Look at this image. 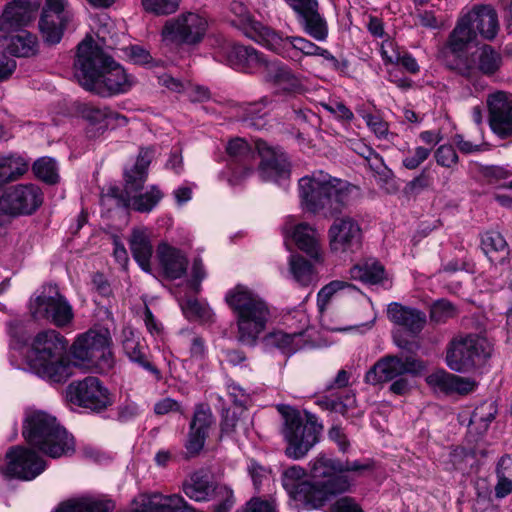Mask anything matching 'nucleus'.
<instances>
[{"mask_svg":"<svg viewBox=\"0 0 512 512\" xmlns=\"http://www.w3.org/2000/svg\"><path fill=\"white\" fill-rule=\"evenodd\" d=\"M354 186L322 170L303 176L298 181L299 198L304 210L326 219H333L328 229L330 250L334 253H355L361 249L363 233L359 222L350 215H341L349 205Z\"/></svg>","mask_w":512,"mask_h":512,"instance_id":"nucleus-1","label":"nucleus"},{"mask_svg":"<svg viewBox=\"0 0 512 512\" xmlns=\"http://www.w3.org/2000/svg\"><path fill=\"white\" fill-rule=\"evenodd\" d=\"M74 75L84 89L101 97L126 93L134 83L133 77L97 46L91 37L77 46Z\"/></svg>","mask_w":512,"mask_h":512,"instance_id":"nucleus-2","label":"nucleus"},{"mask_svg":"<svg viewBox=\"0 0 512 512\" xmlns=\"http://www.w3.org/2000/svg\"><path fill=\"white\" fill-rule=\"evenodd\" d=\"M235 315L237 340L249 347L256 346L271 317L267 302L245 285H237L225 297Z\"/></svg>","mask_w":512,"mask_h":512,"instance_id":"nucleus-3","label":"nucleus"},{"mask_svg":"<svg viewBox=\"0 0 512 512\" xmlns=\"http://www.w3.org/2000/svg\"><path fill=\"white\" fill-rule=\"evenodd\" d=\"M67 340L53 329L41 331L31 343L28 363L43 379L63 383L72 375V365L66 357Z\"/></svg>","mask_w":512,"mask_h":512,"instance_id":"nucleus-4","label":"nucleus"},{"mask_svg":"<svg viewBox=\"0 0 512 512\" xmlns=\"http://www.w3.org/2000/svg\"><path fill=\"white\" fill-rule=\"evenodd\" d=\"M22 435L26 442L51 458H60L74 452V439L60 425L56 417L41 411L26 414Z\"/></svg>","mask_w":512,"mask_h":512,"instance_id":"nucleus-5","label":"nucleus"},{"mask_svg":"<svg viewBox=\"0 0 512 512\" xmlns=\"http://www.w3.org/2000/svg\"><path fill=\"white\" fill-rule=\"evenodd\" d=\"M277 410L282 416V435L287 442L285 454L293 460L304 458L319 442L323 425L315 415L307 413L304 418L296 408L280 404Z\"/></svg>","mask_w":512,"mask_h":512,"instance_id":"nucleus-6","label":"nucleus"},{"mask_svg":"<svg viewBox=\"0 0 512 512\" xmlns=\"http://www.w3.org/2000/svg\"><path fill=\"white\" fill-rule=\"evenodd\" d=\"M111 335L107 328L90 329L72 345L74 366L108 372L114 366Z\"/></svg>","mask_w":512,"mask_h":512,"instance_id":"nucleus-7","label":"nucleus"},{"mask_svg":"<svg viewBox=\"0 0 512 512\" xmlns=\"http://www.w3.org/2000/svg\"><path fill=\"white\" fill-rule=\"evenodd\" d=\"M491 355L488 340L475 333L454 338L447 347V366L459 373L469 372L482 365Z\"/></svg>","mask_w":512,"mask_h":512,"instance_id":"nucleus-8","label":"nucleus"},{"mask_svg":"<svg viewBox=\"0 0 512 512\" xmlns=\"http://www.w3.org/2000/svg\"><path fill=\"white\" fill-rule=\"evenodd\" d=\"M29 311L35 320H47L56 327L68 326L74 313L72 306L55 284H45L29 302Z\"/></svg>","mask_w":512,"mask_h":512,"instance_id":"nucleus-9","label":"nucleus"},{"mask_svg":"<svg viewBox=\"0 0 512 512\" xmlns=\"http://www.w3.org/2000/svg\"><path fill=\"white\" fill-rule=\"evenodd\" d=\"M182 491L196 502L219 500L213 506L214 512H229L234 505L233 491L225 485L215 484L210 473L204 469L191 473L183 481Z\"/></svg>","mask_w":512,"mask_h":512,"instance_id":"nucleus-10","label":"nucleus"},{"mask_svg":"<svg viewBox=\"0 0 512 512\" xmlns=\"http://www.w3.org/2000/svg\"><path fill=\"white\" fill-rule=\"evenodd\" d=\"M207 29L205 17L195 12H184L168 19L161 35L165 41L175 45L195 46L203 41Z\"/></svg>","mask_w":512,"mask_h":512,"instance_id":"nucleus-11","label":"nucleus"},{"mask_svg":"<svg viewBox=\"0 0 512 512\" xmlns=\"http://www.w3.org/2000/svg\"><path fill=\"white\" fill-rule=\"evenodd\" d=\"M425 369L423 361L412 354L385 355L366 372L365 382L379 385L407 374L417 375Z\"/></svg>","mask_w":512,"mask_h":512,"instance_id":"nucleus-12","label":"nucleus"},{"mask_svg":"<svg viewBox=\"0 0 512 512\" xmlns=\"http://www.w3.org/2000/svg\"><path fill=\"white\" fill-rule=\"evenodd\" d=\"M45 467V461L35 451L22 446L11 447L5 459H0V474L6 478L33 480Z\"/></svg>","mask_w":512,"mask_h":512,"instance_id":"nucleus-13","label":"nucleus"},{"mask_svg":"<svg viewBox=\"0 0 512 512\" xmlns=\"http://www.w3.org/2000/svg\"><path fill=\"white\" fill-rule=\"evenodd\" d=\"M70 401L93 412H103L113 403V395L103 382L94 376L74 381L68 386Z\"/></svg>","mask_w":512,"mask_h":512,"instance_id":"nucleus-14","label":"nucleus"},{"mask_svg":"<svg viewBox=\"0 0 512 512\" xmlns=\"http://www.w3.org/2000/svg\"><path fill=\"white\" fill-rule=\"evenodd\" d=\"M43 203V193L35 184H18L0 196V213L8 216L33 214Z\"/></svg>","mask_w":512,"mask_h":512,"instance_id":"nucleus-15","label":"nucleus"},{"mask_svg":"<svg viewBox=\"0 0 512 512\" xmlns=\"http://www.w3.org/2000/svg\"><path fill=\"white\" fill-rule=\"evenodd\" d=\"M72 18L67 0H46L39 20V29L45 43L55 45Z\"/></svg>","mask_w":512,"mask_h":512,"instance_id":"nucleus-16","label":"nucleus"},{"mask_svg":"<svg viewBox=\"0 0 512 512\" xmlns=\"http://www.w3.org/2000/svg\"><path fill=\"white\" fill-rule=\"evenodd\" d=\"M502 65V56L491 45L484 44L470 57L459 59L454 69L458 74L474 79L478 73L486 76L494 75Z\"/></svg>","mask_w":512,"mask_h":512,"instance_id":"nucleus-17","label":"nucleus"},{"mask_svg":"<svg viewBox=\"0 0 512 512\" xmlns=\"http://www.w3.org/2000/svg\"><path fill=\"white\" fill-rule=\"evenodd\" d=\"M255 147L261 161L259 163V176L263 181L279 182L290 176V162L286 153L279 147H272L259 139Z\"/></svg>","mask_w":512,"mask_h":512,"instance_id":"nucleus-18","label":"nucleus"},{"mask_svg":"<svg viewBox=\"0 0 512 512\" xmlns=\"http://www.w3.org/2000/svg\"><path fill=\"white\" fill-rule=\"evenodd\" d=\"M226 151L229 156L228 168L231 172L228 182L233 186L240 185L254 171L257 150L255 151L244 139L235 138L229 141Z\"/></svg>","mask_w":512,"mask_h":512,"instance_id":"nucleus-19","label":"nucleus"},{"mask_svg":"<svg viewBox=\"0 0 512 512\" xmlns=\"http://www.w3.org/2000/svg\"><path fill=\"white\" fill-rule=\"evenodd\" d=\"M79 113L87 122L86 134L90 138H95L108 129L125 126L128 122L126 116L106 106L100 107L90 103L83 104L79 109Z\"/></svg>","mask_w":512,"mask_h":512,"instance_id":"nucleus-20","label":"nucleus"},{"mask_svg":"<svg viewBox=\"0 0 512 512\" xmlns=\"http://www.w3.org/2000/svg\"><path fill=\"white\" fill-rule=\"evenodd\" d=\"M267 49L293 61L300 60L302 56H315L318 45L301 36L283 37L271 29L263 45Z\"/></svg>","mask_w":512,"mask_h":512,"instance_id":"nucleus-21","label":"nucleus"},{"mask_svg":"<svg viewBox=\"0 0 512 512\" xmlns=\"http://www.w3.org/2000/svg\"><path fill=\"white\" fill-rule=\"evenodd\" d=\"M265 80L276 86V94L295 97L305 93L306 87L300 75L280 61L266 63Z\"/></svg>","mask_w":512,"mask_h":512,"instance_id":"nucleus-22","label":"nucleus"},{"mask_svg":"<svg viewBox=\"0 0 512 512\" xmlns=\"http://www.w3.org/2000/svg\"><path fill=\"white\" fill-rule=\"evenodd\" d=\"M489 124L501 138L512 135V95L504 91L492 93L487 98Z\"/></svg>","mask_w":512,"mask_h":512,"instance_id":"nucleus-23","label":"nucleus"},{"mask_svg":"<svg viewBox=\"0 0 512 512\" xmlns=\"http://www.w3.org/2000/svg\"><path fill=\"white\" fill-rule=\"evenodd\" d=\"M132 512H197L182 496L140 494L131 503Z\"/></svg>","mask_w":512,"mask_h":512,"instance_id":"nucleus-24","label":"nucleus"},{"mask_svg":"<svg viewBox=\"0 0 512 512\" xmlns=\"http://www.w3.org/2000/svg\"><path fill=\"white\" fill-rule=\"evenodd\" d=\"M153 151L149 148H142L138 154L135 164L124 172V189L121 195L124 203L139 193L147 180L148 167L152 161Z\"/></svg>","mask_w":512,"mask_h":512,"instance_id":"nucleus-25","label":"nucleus"},{"mask_svg":"<svg viewBox=\"0 0 512 512\" xmlns=\"http://www.w3.org/2000/svg\"><path fill=\"white\" fill-rule=\"evenodd\" d=\"M38 4L29 0H14L6 5L0 17V32L10 33L26 26L33 18Z\"/></svg>","mask_w":512,"mask_h":512,"instance_id":"nucleus-26","label":"nucleus"},{"mask_svg":"<svg viewBox=\"0 0 512 512\" xmlns=\"http://www.w3.org/2000/svg\"><path fill=\"white\" fill-rule=\"evenodd\" d=\"M157 257L166 279L177 280L186 275L188 258L182 250L167 243H161L157 247Z\"/></svg>","mask_w":512,"mask_h":512,"instance_id":"nucleus-27","label":"nucleus"},{"mask_svg":"<svg viewBox=\"0 0 512 512\" xmlns=\"http://www.w3.org/2000/svg\"><path fill=\"white\" fill-rule=\"evenodd\" d=\"M226 59L232 68L246 73H252L261 66L266 68V63L270 62L254 47L241 44L229 46Z\"/></svg>","mask_w":512,"mask_h":512,"instance_id":"nucleus-28","label":"nucleus"},{"mask_svg":"<svg viewBox=\"0 0 512 512\" xmlns=\"http://www.w3.org/2000/svg\"><path fill=\"white\" fill-rule=\"evenodd\" d=\"M371 469V464L361 463L356 460L353 462H342L338 459L327 458L324 455L317 456L310 462V472L313 478L326 480L335 472H361Z\"/></svg>","mask_w":512,"mask_h":512,"instance_id":"nucleus-29","label":"nucleus"},{"mask_svg":"<svg viewBox=\"0 0 512 512\" xmlns=\"http://www.w3.org/2000/svg\"><path fill=\"white\" fill-rule=\"evenodd\" d=\"M296 20L303 32L312 39L318 42L327 40L329 34L328 23L319 12L318 1L296 13Z\"/></svg>","mask_w":512,"mask_h":512,"instance_id":"nucleus-30","label":"nucleus"},{"mask_svg":"<svg viewBox=\"0 0 512 512\" xmlns=\"http://www.w3.org/2000/svg\"><path fill=\"white\" fill-rule=\"evenodd\" d=\"M387 316L390 321L405 327L414 335L420 333L427 322L426 314L423 311L397 302L388 305Z\"/></svg>","mask_w":512,"mask_h":512,"instance_id":"nucleus-31","label":"nucleus"},{"mask_svg":"<svg viewBox=\"0 0 512 512\" xmlns=\"http://www.w3.org/2000/svg\"><path fill=\"white\" fill-rule=\"evenodd\" d=\"M469 17L476 34L492 41L498 34L499 23L496 10L491 5H478L465 14Z\"/></svg>","mask_w":512,"mask_h":512,"instance_id":"nucleus-32","label":"nucleus"},{"mask_svg":"<svg viewBox=\"0 0 512 512\" xmlns=\"http://www.w3.org/2000/svg\"><path fill=\"white\" fill-rule=\"evenodd\" d=\"M426 382L434 389L446 394L458 393L467 394L474 390L476 382L470 378L440 370L427 376Z\"/></svg>","mask_w":512,"mask_h":512,"instance_id":"nucleus-33","label":"nucleus"},{"mask_svg":"<svg viewBox=\"0 0 512 512\" xmlns=\"http://www.w3.org/2000/svg\"><path fill=\"white\" fill-rule=\"evenodd\" d=\"M231 11L238 17V26L243 34L263 46L271 28L255 20L240 2H232Z\"/></svg>","mask_w":512,"mask_h":512,"instance_id":"nucleus-34","label":"nucleus"},{"mask_svg":"<svg viewBox=\"0 0 512 512\" xmlns=\"http://www.w3.org/2000/svg\"><path fill=\"white\" fill-rule=\"evenodd\" d=\"M115 503L110 499L82 496L60 504L56 512H112Z\"/></svg>","mask_w":512,"mask_h":512,"instance_id":"nucleus-35","label":"nucleus"},{"mask_svg":"<svg viewBox=\"0 0 512 512\" xmlns=\"http://www.w3.org/2000/svg\"><path fill=\"white\" fill-rule=\"evenodd\" d=\"M290 497L308 510L319 509L328 502L321 480L304 481Z\"/></svg>","mask_w":512,"mask_h":512,"instance_id":"nucleus-36","label":"nucleus"},{"mask_svg":"<svg viewBox=\"0 0 512 512\" xmlns=\"http://www.w3.org/2000/svg\"><path fill=\"white\" fill-rule=\"evenodd\" d=\"M481 247L491 263L504 265L509 256V247L504 237L496 231H489L482 235Z\"/></svg>","mask_w":512,"mask_h":512,"instance_id":"nucleus-37","label":"nucleus"},{"mask_svg":"<svg viewBox=\"0 0 512 512\" xmlns=\"http://www.w3.org/2000/svg\"><path fill=\"white\" fill-rule=\"evenodd\" d=\"M129 246L135 261L142 270L149 272L153 247L146 230L134 229L129 239Z\"/></svg>","mask_w":512,"mask_h":512,"instance_id":"nucleus-38","label":"nucleus"},{"mask_svg":"<svg viewBox=\"0 0 512 512\" xmlns=\"http://www.w3.org/2000/svg\"><path fill=\"white\" fill-rule=\"evenodd\" d=\"M476 37L475 28L472 26L469 17L464 15L458 20L455 28L449 35L448 46L453 53H458L463 51Z\"/></svg>","mask_w":512,"mask_h":512,"instance_id":"nucleus-39","label":"nucleus"},{"mask_svg":"<svg viewBox=\"0 0 512 512\" xmlns=\"http://www.w3.org/2000/svg\"><path fill=\"white\" fill-rule=\"evenodd\" d=\"M29 163L21 156H0V185L19 179L28 171Z\"/></svg>","mask_w":512,"mask_h":512,"instance_id":"nucleus-40","label":"nucleus"},{"mask_svg":"<svg viewBox=\"0 0 512 512\" xmlns=\"http://www.w3.org/2000/svg\"><path fill=\"white\" fill-rule=\"evenodd\" d=\"M292 237L300 250L315 260L320 259V252L315 230L307 223H299L294 227Z\"/></svg>","mask_w":512,"mask_h":512,"instance_id":"nucleus-41","label":"nucleus"},{"mask_svg":"<svg viewBox=\"0 0 512 512\" xmlns=\"http://www.w3.org/2000/svg\"><path fill=\"white\" fill-rule=\"evenodd\" d=\"M37 38L28 31L22 30L13 35L6 46L7 51L16 57H30L37 53Z\"/></svg>","mask_w":512,"mask_h":512,"instance_id":"nucleus-42","label":"nucleus"},{"mask_svg":"<svg viewBox=\"0 0 512 512\" xmlns=\"http://www.w3.org/2000/svg\"><path fill=\"white\" fill-rule=\"evenodd\" d=\"M123 350L131 362L153 374L156 380L162 378L160 370L147 359L143 347L134 337H126L123 340Z\"/></svg>","mask_w":512,"mask_h":512,"instance_id":"nucleus-43","label":"nucleus"},{"mask_svg":"<svg viewBox=\"0 0 512 512\" xmlns=\"http://www.w3.org/2000/svg\"><path fill=\"white\" fill-rule=\"evenodd\" d=\"M351 277L368 284H378L385 278L383 265L374 259H369L351 268Z\"/></svg>","mask_w":512,"mask_h":512,"instance_id":"nucleus-44","label":"nucleus"},{"mask_svg":"<svg viewBox=\"0 0 512 512\" xmlns=\"http://www.w3.org/2000/svg\"><path fill=\"white\" fill-rule=\"evenodd\" d=\"M163 196L159 187L152 185L145 193L139 192L130 197L124 205L140 213H149L158 205Z\"/></svg>","mask_w":512,"mask_h":512,"instance_id":"nucleus-45","label":"nucleus"},{"mask_svg":"<svg viewBox=\"0 0 512 512\" xmlns=\"http://www.w3.org/2000/svg\"><path fill=\"white\" fill-rule=\"evenodd\" d=\"M302 333L287 334L282 331H274L265 336L267 346L280 349L285 354H293L300 348Z\"/></svg>","mask_w":512,"mask_h":512,"instance_id":"nucleus-46","label":"nucleus"},{"mask_svg":"<svg viewBox=\"0 0 512 512\" xmlns=\"http://www.w3.org/2000/svg\"><path fill=\"white\" fill-rule=\"evenodd\" d=\"M459 314L458 308L447 299H439L432 303L429 311L430 322L435 325L445 324Z\"/></svg>","mask_w":512,"mask_h":512,"instance_id":"nucleus-47","label":"nucleus"},{"mask_svg":"<svg viewBox=\"0 0 512 512\" xmlns=\"http://www.w3.org/2000/svg\"><path fill=\"white\" fill-rule=\"evenodd\" d=\"M214 422L215 419L210 407L207 404L200 403L195 406L189 429L208 436Z\"/></svg>","mask_w":512,"mask_h":512,"instance_id":"nucleus-48","label":"nucleus"},{"mask_svg":"<svg viewBox=\"0 0 512 512\" xmlns=\"http://www.w3.org/2000/svg\"><path fill=\"white\" fill-rule=\"evenodd\" d=\"M290 272L293 278L302 286H307L314 280L312 264L302 256L290 257Z\"/></svg>","mask_w":512,"mask_h":512,"instance_id":"nucleus-49","label":"nucleus"},{"mask_svg":"<svg viewBox=\"0 0 512 512\" xmlns=\"http://www.w3.org/2000/svg\"><path fill=\"white\" fill-rule=\"evenodd\" d=\"M32 170L34 175L47 184H55L58 182L59 175L57 173L56 162L50 157H41L37 159Z\"/></svg>","mask_w":512,"mask_h":512,"instance_id":"nucleus-50","label":"nucleus"},{"mask_svg":"<svg viewBox=\"0 0 512 512\" xmlns=\"http://www.w3.org/2000/svg\"><path fill=\"white\" fill-rule=\"evenodd\" d=\"M267 99L263 98L260 102L251 103L245 109V114L241 118L242 123L246 127L254 128V129H262L266 122L264 120L265 112H262L264 107L266 106Z\"/></svg>","mask_w":512,"mask_h":512,"instance_id":"nucleus-51","label":"nucleus"},{"mask_svg":"<svg viewBox=\"0 0 512 512\" xmlns=\"http://www.w3.org/2000/svg\"><path fill=\"white\" fill-rule=\"evenodd\" d=\"M433 184V177L429 168H424L421 172L410 180L404 187L403 193L408 196H416L422 191L429 189Z\"/></svg>","mask_w":512,"mask_h":512,"instance_id":"nucleus-52","label":"nucleus"},{"mask_svg":"<svg viewBox=\"0 0 512 512\" xmlns=\"http://www.w3.org/2000/svg\"><path fill=\"white\" fill-rule=\"evenodd\" d=\"M328 501L332 496L344 493L349 490L350 480L343 472H335L326 480H321Z\"/></svg>","mask_w":512,"mask_h":512,"instance_id":"nucleus-53","label":"nucleus"},{"mask_svg":"<svg viewBox=\"0 0 512 512\" xmlns=\"http://www.w3.org/2000/svg\"><path fill=\"white\" fill-rule=\"evenodd\" d=\"M305 476V469L298 465H293L283 472L282 483L289 496L299 489L301 483H304Z\"/></svg>","mask_w":512,"mask_h":512,"instance_id":"nucleus-54","label":"nucleus"},{"mask_svg":"<svg viewBox=\"0 0 512 512\" xmlns=\"http://www.w3.org/2000/svg\"><path fill=\"white\" fill-rule=\"evenodd\" d=\"M144 9L155 15H168L174 13L180 0H141Z\"/></svg>","mask_w":512,"mask_h":512,"instance_id":"nucleus-55","label":"nucleus"},{"mask_svg":"<svg viewBox=\"0 0 512 512\" xmlns=\"http://www.w3.org/2000/svg\"><path fill=\"white\" fill-rule=\"evenodd\" d=\"M369 155H374L375 162L371 163V169L379 176V181L391 187V189L387 188L388 191H395L394 173L385 165L383 157L371 151Z\"/></svg>","mask_w":512,"mask_h":512,"instance_id":"nucleus-56","label":"nucleus"},{"mask_svg":"<svg viewBox=\"0 0 512 512\" xmlns=\"http://www.w3.org/2000/svg\"><path fill=\"white\" fill-rule=\"evenodd\" d=\"M497 413V409L493 406V404H482L479 407H477L471 417H470V423L471 424H480L481 428L486 430L489 426V424L495 419V415Z\"/></svg>","mask_w":512,"mask_h":512,"instance_id":"nucleus-57","label":"nucleus"},{"mask_svg":"<svg viewBox=\"0 0 512 512\" xmlns=\"http://www.w3.org/2000/svg\"><path fill=\"white\" fill-rule=\"evenodd\" d=\"M431 154V149L423 146L416 147L413 151L408 150L402 160V165L408 170L417 169Z\"/></svg>","mask_w":512,"mask_h":512,"instance_id":"nucleus-58","label":"nucleus"},{"mask_svg":"<svg viewBox=\"0 0 512 512\" xmlns=\"http://www.w3.org/2000/svg\"><path fill=\"white\" fill-rule=\"evenodd\" d=\"M240 422V414L230 408H223L222 419L220 423L221 437L232 436L236 433V428Z\"/></svg>","mask_w":512,"mask_h":512,"instance_id":"nucleus-59","label":"nucleus"},{"mask_svg":"<svg viewBox=\"0 0 512 512\" xmlns=\"http://www.w3.org/2000/svg\"><path fill=\"white\" fill-rule=\"evenodd\" d=\"M227 393L232 403L244 411L250 402V394L240 385L231 382L227 384Z\"/></svg>","mask_w":512,"mask_h":512,"instance_id":"nucleus-60","label":"nucleus"},{"mask_svg":"<svg viewBox=\"0 0 512 512\" xmlns=\"http://www.w3.org/2000/svg\"><path fill=\"white\" fill-rule=\"evenodd\" d=\"M327 435L329 440L337 445L340 452L347 453L349 451L351 443L347 433L345 432V428H343L341 425H332L328 430Z\"/></svg>","mask_w":512,"mask_h":512,"instance_id":"nucleus-61","label":"nucleus"},{"mask_svg":"<svg viewBox=\"0 0 512 512\" xmlns=\"http://www.w3.org/2000/svg\"><path fill=\"white\" fill-rule=\"evenodd\" d=\"M507 459L509 458L503 456L501 457L497 464L496 473L498 477V482L495 486V496L497 498H504L512 492V480L505 477L503 471L501 470L502 465L505 463Z\"/></svg>","mask_w":512,"mask_h":512,"instance_id":"nucleus-62","label":"nucleus"},{"mask_svg":"<svg viewBox=\"0 0 512 512\" xmlns=\"http://www.w3.org/2000/svg\"><path fill=\"white\" fill-rule=\"evenodd\" d=\"M437 164L450 168L458 162V155L452 145H441L435 152Z\"/></svg>","mask_w":512,"mask_h":512,"instance_id":"nucleus-63","label":"nucleus"},{"mask_svg":"<svg viewBox=\"0 0 512 512\" xmlns=\"http://www.w3.org/2000/svg\"><path fill=\"white\" fill-rule=\"evenodd\" d=\"M330 512H363L361 506L352 497H341L329 507Z\"/></svg>","mask_w":512,"mask_h":512,"instance_id":"nucleus-64","label":"nucleus"}]
</instances>
